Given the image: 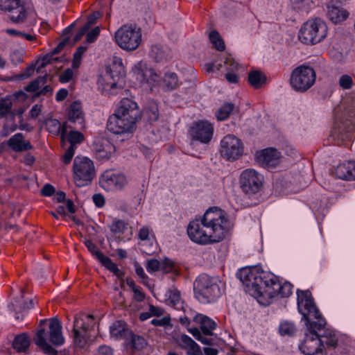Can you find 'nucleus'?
I'll list each match as a JSON object with an SVG mask.
<instances>
[{"label": "nucleus", "instance_id": "nucleus-1", "mask_svg": "<svg viewBox=\"0 0 355 355\" xmlns=\"http://www.w3.org/2000/svg\"><path fill=\"white\" fill-rule=\"evenodd\" d=\"M297 295L298 311L306 326L304 339L299 349L305 355H324L323 343L335 347L338 343L336 334L334 330L325 329L323 334H319L318 332L324 328L326 322L316 307L311 293L298 290Z\"/></svg>", "mask_w": 355, "mask_h": 355}, {"label": "nucleus", "instance_id": "nucleus-2", "mask_svg": "<svg viewBox=\"0 0 355 355\" xmlns=\"http://www.w3.org/2000/svg\"><path fill=\"white\" fill-rule=\"evenodd\" d=\"M236 277L245 286L246 292L263 306L269 305L271 300L277 295L287 297L292 294L291 283L281 284L273 273L264 271L257 266L239 269Z\"/></svg>", "mask_w": 355, "mask_h": 355}, {"label": "nucleus", "instance_id": "nucleus-3", "mask_svg": "<svg viewBox=\"0 0 355 355\" xmlns=\"http://www.w3.org/2000/svg\"><path fill=\"white\" fill-rule=\"evenodd\" d=\"M232 228L233 223L223 210L211 207L200 219L189 223L187 234L193 243L206 245L223 241Z\"/></svg>", "mask_w": 355, "mask_h": 355}, {"label": "nucleus", "instance_id": "nucleus-4", "mask_svg": "<svg viewBox=\"0 0 355 355\" xmlns=\"http://www.w3.org/2000/svg\"><path fill=\"white\" fill-rule=\"evenodd\" d=\"M133 72L141 87L154 91L159 87L164 90L171 91L178 85V76L174 72H167L161 80L155 70L143 62H138L133 68Z\"/></svg>", "mask_w": 355, "mask_h": 355}, {"label": "nucleus", "instance_id": "nucleus-5", "mask_svg": "<svg viewBox=\"0 0 355 355\" xmlns=\"http://www.w3.org/2000/svg\"><path fill=\"white\" fill-rule=\"evenodd\" d=\"M125 74L122 58L114 56L112 63L98 77L97 82L98 90L105 96L118 94L125 85Z\"/></svg>", "mask_w": 355, "mask_h": 355}, {"label": "nucleus", "instance_id": "nucleus-6", "mask_svg": "<svg viewBox=\"0 0 355 355\" xmlns=\"http://www.w3.org/2000/svg\"><path fill=\"white\" fill-rule=\"evenodd\" d=\"M223 291V284L218 277L202 274L199 275L194 282L196 297L203 304L216 302L222 296Z\"/></svg>", "mask_w": 355, "mask_h": 355}, {"label": "nucleus", "instance_id": "nucleus-7", "mask_svg": "<svg viewBox=\"0 0 355 355\" xmlns=\"http://www.w3.org/2000/svg\"><path fill=\"white\" fill-rule=\"evenodd\" d=\"M48 339L55 345H61L64 343V337L62 333V326L58 319L53 318L49 322V332L40 328L35 336V343L47 354L55 355L56 351L47 343Z\"/></svg>", "mask_w": 355, "mask_h": 355}, {"label": "nucleus", "instance_id": "nucleus-8", "mask_svg": "<svg viewBox=\"0 0 355 355\" xmlns=\"http://www.w3.org/2000/svg\"><path fill=\"white\" fill-rule=\"evenodd\" d=\"M327 26L320 18L307 20L298 32L299 40L304 44H315L322 42L327 35Z\"/></svg>", "mask_w": 355, "mask_h": 355}, {"label": "nucleus", "instance_id": "nucleus-9", "mask_svg": "<svg viewBox=\"0 0 355 355\" xmlns=\"http://www.w3.org/2000/svg\"><path fill=\"white\" fill-rule=\"evenodd\" d=\"M114 42L123 50L133 51L137 49L141 42V28L135 25L125 24L114 33Z\"/></svg>", "mask_w": 355, "mask_h": 355}, {"label": "nucleus", "instance_id": "nucleus-10", "mask_svg": "<svg viewBox=\"0 0 355 355\" xmlns=\"http://www.w3.org/2000/svg\"><path fill=\"white\" fill-rule=\"evenodd\" d=\"M96 320L92 315L80 313L74 316L73 336L75 344L83 347L90 337Z\"/></svg>", "mask_w": 355, "mask_h": 355}, {"label": "nucleus", "instance_id": "nucleus-11", "mask_svg": "<svg viewBox=\"0 0 355 355\" xmlns=\"http://www.w3.org/2000/svg\"><path fill=\"white\" fill-rule=\"evenodd\" d=\"M73 180L82 187L89 184L96 175L94 162L87 157H76L73 165Z\"/></svg>", "mask_w": 355, "mask_h": 355}, {"label": "nucleus", "instance_id": "nucleus-12", "mask_svg": "<svg viewBox=\"0 0 355 355\" xmlns=\"http://www.w3.org/2000/svg\"><path fill=\"white\" fill-rule=\"evenodd\" d=\"M315 78L316 74L313 69L302 65L292 71L290 85L295 91L304 92L313 85Z\"/></svg>", "mask_w": 355, "mask_h": 355}, {"label": "nucleus", "instance_id": "nucleus-13", "mask_svg": "<svg viewBox=\"0 0 355 355\" xmlns=\"http://www.w3.org/2000/svg\"><path fill=\"white\" fill-rule=\"evenodd\" d=\"M220 154L227 161L239 159L244 153L242 141L234 135L225 136L220 142Z\"/></svg>", "mask_w": 355, "mask_h": 355}, {"label": "nucleus", "instance_id": "nucleus-14", "mask_svg": "<svg viewBox=\"0 0 355 355\" xmlns=\"http://www.w3.org/2000/svg\"><path fill=\"white\" fill-rule=\"evenodd\" d=\"M263 182V176L253 168L243 171L239 177L241 189L246 194H255L259 191Z\"/></svg>", "mask_w": 355, "mask_h": 355}, {"label": "nucleus", "instance_id": "nucleus-15", "mask_svg": "<svg viewBox=\"0 0 355 355\" xmlns=\"http://www.w3.org/2000/svg\"><path fill=\"white\" fill-rule=\"evenodd\" d=\"M136 128V122L122 118L115 114L110 116L107 123V130L115 135L132 134Z\"/></svg>", "mask_w": 355, "mask_h": 355}, {"label": "nucleus", "instance_id": "nucleus-16", "mask_svg": "<svg viewBox=\"0 0 355 355\" xmlns=\"http://www.w3.org/2000/svg\"><path fill=\"white\" fill-rule=\"evenodd\" d=\"M189 135L193 141L208 144L214 135V126L207 121H199L192 124Z\"/></svg>", "mask_w": 355, "mask_h": 355}, {"label": "nucleus", "instance_id": "nucleus-17", "mask_svg": "<svg viewBox=\"0 0 355 355\" xmlns=\"http://www.w3.org/2000/svg\"><path fill=\"white\" fill-rule=\"evenodd\" d=\"M99 182L105 191H114L122 190L127 185L128 180L122 173L107 171L102 175Z\"/></svg>", "mask_w": 355, "mask_h": 355}, {"label": "nucleus", "instance_id": "nucleus-18", "mask_svg": "<svg viewBox=\"0 0 355 355\" xmlns=\"http://www.w3.org/2000/svg\"><path fill=\"white\" fill-rule=\"evenodd\" d=\"M113 114L136 123L139 118L137 103L128 98H124L120 101L119 106Z\"/></svg>", "mask_w": 355, "mask_h": 355}, {"label": "nucleus", "instance_id": "nucleus-19", "mask_svg": "<svg viewBox=\"0 0 355 355\" xmlns=\"http://www.w3.org/2000/svg\"><path fill=\"white\" fill-rule=\"evenodd\" d=\"M0 9L8 10L10 19L14 22H21L26 17V11L21 0H0Z\"/></svg>", "mask_w": 355, "mask_h": 355}, {"label": "nucleus", "instance_id": "nucleus-20", "mask_svg": "<svg viewBox=\"0 0 355 355\" xmlns=\"http://www.w3.org/2000/svg\"><path fill=\"white\" fill-rule=\"evenodd\" d=\"M282 159L281 153L274 148L263 149L256 154L257 162L267 168L277 166Z\"/></svg>", "mask_w": 355, "mask_h": 355}, {"label": "nucleus", "instance_id": "nucleus-21", "mask_svg": "<svg viewBox=\"0 0 355 355\" xmlns=\"http://www.w3.org/2000/svg\"><path fill=\"white\" fill-rule=\"evenodd\" d=\"M93 151L96 159L107 160L115 152V147L111 141L104 137L96 138L92 146Z\"/></svg>", "mask_w": 355, "mask_h": 355}, {"label": "nucleus", "instance_id": "nucleus-22", "mask_svg": "<svg viewBox=\"0 0 355 355\" xmlns=\"http://www.w3.org/2000/svg\"><path fill=\"white\" fill-rule=\"evenodd\" d=\"M85 245L95 258L107 270L119 277H121L123 275L122 272L119 270L117 265L114 263L111 259L105 256L101 252H100L94 243L90 241H87L85 242Z\"/></svg>", "mask_w": 355, "mask_h": 355}, {"label": "nucleus", "instance_id": "nucleus-23", "mask_svg": "<svg viewBox=\"0 0 355 355\" xmlns=\"http://www.w3.org/2000/svg\"><path fill=\"white\" fill-rule=\"evenodd\" d=\"M343 6V0H331L328 3L327 16L333 23L342 22L348 17L349 13Z\"/></svg>", "mask_w": 355, "mask_h": 355}, {"label": "nucleus", "instance_id": "nucleus-24", "mask_svg": "<svg viewBox=\"0 0 355 355\" xmlns=\"http://www.w3.org/2000/svg\"><path fill=\"white\" fill-rule=\"evenodd\" d=\"M7 146L12 151L20 153L31 150L33 146L28 140L24 139L22 133H16L12 135L6 142Z\"/></svg>", "mask_w": 355, "mask_h": 355}, {"label": "nucleus", "instance_id": "nucleus-25", "mask_svg": "<svg viewBox=\"0 0 355 355\" xmlns=\"http://www.w3.org/2000/svg\"><path fill=\"white\" fill-rule=\"evenodd\" d=\"M335 175L344 180H355V162H347L338 164L335 168Z\"/></svg>", "mask_w": 355, "mask_h": 355}, {"label": "nucleus", "instance_id": "nucleus-26", "mask_svg": "<svg viewBox=\"0 0 355 355\" xmlns=\"http://www.w3.org/2000/svg\"><path fill=\"white\" fill-rule=\"evenodd\" d=\"M193 320L200 325L202 334L206 336L213 335V331L217 327L214 320L201 313L196 314Z\"/></svg>", "mask_w": 355, "mask_h": 355}, {"label": "nucleus", "instance_id": "nucleus-27", "mask_svg": "<svg viewBox=\"0 0 355 355\" xmlns=\"http://www.w3.org/2000/svg\"><path fill=\"white\" fill-rule=\"evenodd\" d=\"M180 345L187 350V355H202L200 347L187 335L181 336Z\"/></svg>", "mask_w": 355, "mask_h": 355}, {"label": "nucleus", "instance_id": "nucleus-28", "mask_svg": "<svg viewBox=\"0 0 355 355\" xmlns=\"http://www.w3.org/2000/svg\"><path fill=\"white\" fill-rule=\"evenodd\" d=\"M68 118L70 122L78 123L80 128L83 127L84 119L80 103L78 102L71 103L68 112Z\"/></svg>", "mask_w": 355, "mask_h": 355}, {"label": "nucleus", "instance_id": "nucleus-29", "mask_svg": "<svg viewBox=\"0 0 355 355\" xmlns=\"http://www.w3.org/2000/svg\"><path fill=\"white\" fill-rule=\"evenodd\" d=\"M166 303L174 307L175 309L180 310L183 308V301L180 296V293L176 288L170 289L166 294Z\"/></svg>", "mask_w": 355, "mask_h": 355}, {"label": "nucleus", "instance_id": "nucleus-30", "mask_svg": "<svg viewBox=\"0 0 355 355\" xmlns=\"http://www.w3.org/2000/svg\"><path fill=\"white\" fill-rule=\"evenodd\" d=\"M354 125L341 127L339 124H336L331 132V136L336 139L344 141L350 139L349 132L354 129Z\"/></svg>", "mask_w": 355, "mask_h": 355}, {"label": "nucleus", "instance_id": "nucleus-31", "mask_svg": "<svg viewBox=\"0 0 355 355\" xmlns=\"http://www.w3.org/2000/svg\"><path fill=\"white\" fill-rule=\"evenodd\" d=\"M110 332L111 336L116 339H120L130 334V332L125 329L123 321L114 322L110 327Z\"/></svg>", "mask_w": 355, "mask_h": 355}, {"label": "nucleus", "instance_id": "nucleus-32", "mask_svg": "<svg viewBox=\"0 0 355 355\" xmlns=\"http://www.w3.org/2000/svg\"><path fill=\"white\" fill-rule=\"evenodd\" d=\"M30 346V338L26 334L17 335L12 341V347L17 352H25Z\"/></svg>", "mask_w": 355, "mask_h": 355}, {"label": "nucleus", "instance_id": "nucleus-33", "mask_svg": "<svg viewBox=\"0 0 355 355\" xmlns=\"http://www.w3.org/2000/svg\"><path fill=\"white\" fill-rule=\"evenodd\" d=\"M266 81L265 74L258 70H254L248 74V82L255 89L262 87Z\"/></svg>", "mask_w": 355, "mask_h": 355}, {"label": "nucleus", "instance_id": "nucleus-34", "mask_svg": "<svg viewBox=\"0 0 355 355\" xmlns=\"http://www.w3.org/2000/svg\"><path fill=\"white\" fill-rule=\"evenodd\" d=\"M291 8L297 11L309 12L315 7L314 0H291Z\"/></svg>", "mask_w": 355, "mask_h": 355}, {"label": "nucleus", "instance_id": "nucleus-35", "mask_svg": "<svg viewBox=\"0 0 355 355\" xmlns=\"http://www.w3.org/2000/svg\"><path fill=\"white\" fill-rule=\"evenodd\" d=\"M138 238L150 245H152L155 241V236L153 230L147 226H144L139 229Z\"/></svg>", "mask_w": 355, "mask_h": 355}, {"label": "nucleus", "instance_id": "nucleus-36", "mask_svg": "<svg viewBox=\"0 0 355 355\" xmlns=\"http://www.w3.org/2000/svg\"><path fill=\"white\" fill-rule=\"evenodd\" d=\"M234 108V104L230 103H224L216 113L217 119L218 121L226 120L230 116Z\"/></svg>", "mask_w": 355, "mask_h": 355}, {"label": "nucleus", "instance_id": "nucleus-37", "mask_svg": "<svg viewBox=\"0 0 355 355\" xmlns=\"http://www.w3.org/2000/svg\"><path fill=\"white\" fill-rule=\"evenodd\" d=\"M209 40L213 44V46L218 50V51H223L225 50V46L224 44V42L220 37V34L216 31H213L209 33Z\"/></svg>", "mask_w": 355, "mask_h": 355}, {"label": "nucleus", "instance_id": "nucleus-38", "mask_svg": "<svg viewBox=\"0 0 355 355\" xmlns=\"http://www.w3.org/2000/svg\"><path fill=\"white\" fill-rule=\"evenodd\" d=\"M47 76H40L31 82L26 87L25 90L28 92H35L46 83Z\"/></svg>", "mask_w": 355, "mask_h": 355}, {"label": "nucleus", "instance_id": "nucleus-39", "mask_svg": "<svg viewBox=\"0 0 355 355\" xmlns=\"http://www.w3.org/2000/svg\"><path fill=\"white\" fill-rule=\"evenodd\" d=\"M87 46H80L76 49L73 54V58L72 62L73 69H78L80 66L83 56L87 51Z\"/></svg>", "mask_w": 355, "mask_h": 355}, {"label": "nucleus", "instance_id": "nucleus-40", "mask_svg": "<svg viewBox=\"0 0 355 355\" xmlns=\"http://www.w3.org/2000/svg\"><path fill=\"white\" fill-rule=\"evenodd\" d=\"M96 17H97L95 14L89 17L87 23L78 30L76 37H74L75 42L78 41L84 35L87 34V32L94 23Z\"/></svg>", "mask_w": 355, "mask_h": 355}, {"label": "nucleus", "instance_id": "nucleus-41", "mask_svg": "<svg viewBox=\"0 0 355 355\" xmlns=\"http://www.w3.org/2000/svg\"><path fill=\"white\" fill-rule=\"evenodd\" d=\"M279 331L282 336H291L295 331V327L291 322H282L280 323Z\"/></svg>", "mask_w": 355, "mask_h": 355}, {"label": "nucleus", "instance_id": "nucleus-42", "mask_svg": "<svg viewBox=\"0 0 355 355\" xmlns=\"http://www.w3.org/2000/svg\"><path fill=\"white\" fill-rule=\"evenodd\" d=\"M130 342L127 343L126 345L128 346H130L131 348L139 349L143 348V347L146 345V341L144 338L132 335L131 333L130 334Z\"/></svg>", "mask_w": 355, "mask_h": 355}, {"label": "nucleus", "instance_id": "nucleus-43", "mask_svg": "<svg viewBox=\"0 0 355 355\" xmlns=\"http://www.w3.org/2000/svg\"><path fill=\"white\" fill-rule=\"evenodd\" d=\"M12 103L10 97H5L0 100V115L5 116L10 113Z\"/></svg>", "mask_w": 355, "mask_h": 355}, {"label": "nucleus", "instance_id": "nucleus-44", "mask_svg": "<svg viewBox=\"0 0 355 355\" xmlns=\"http://www.w3.org/2000/svg\"><path fill=\"white\" fill-rule=\"evenodd\" d=\"M84 136L78 131L71 130L67 135V139L70 143V146H76V144L80 143L83 140Z\"/></svg>", "mask_w": 355, "mask_h": 355}, {"label": "nucleus", "instance_id": "nucleus-45", "mask_svg": "<svg viewBox=\"0 0 355 355\" xmlns=\"http://www.w3.org/2000/svg\"><path fill=\"white\" fill-rule=\"evenodd\" d=\"M17 129V125L12 121H7L3 126L0 131V135L2 137H6L10 134L14 132Z\"/></svg>", "mask_w": 355, "mask_h": 355}, {"label": "nucleus", "instance_id": "nucleus-46", "mask_svg": "<svg viewBox=\"0 0 355 355\" xmlns=\"http://www.w3.org/2000/svg\"><path fill=\"white\" fill-rule=\"evenodd\" d=\"M161 262L156 259H151L146 261V268L149 273L160 270Z\"/></svg>", "mask_w": 355, "mask_h": 355}, {"label": "nucleus", "instance_id": "nucleus-47", "mask_svg": "<svg viewBox=\"0 0 355 355\" xmlns=\"http://www.w3.org/2000/svg\"><path fill=\"white\" fill-rule=\"evenodd\" d=\"M110 228L113 233H121L125 229V223L122 220H115L110 225Z\"/></svg>", "mask_w": 355, "mask_h": 355}, {"label": "nucleus", "instance_id": "nucleus-48", "mask_svg": "<svg viewBox=\"0 0 355 355\" xmlns=\"http://www.w3.org/2000/svg\"><path fill=\"white\" fill-rule=\"evenodd\" d=\"M73 71L71 68L66 69L59 76V80L61 83H67L72 80L73 77Z\"/></svg>", "mask_w": 355, "mask_h": 355}, {"label": "nucleus", "instance_id": "nucleus-49", "mask_svg": "<svg viewBox=\"0 0 355 355\" xmlns=\"http://www.w3.org/2000/svg\"><path fill=\"white\" fill-rule=\"evenodd\" d=\"M224 64L228 72H234L239 69V64L232 58H227L224 62Z\"/></svg>", "mask_w": 355, "mask_h": 355}, {"label": "nucleus", "instance_id": "nucleus-50", "mask_svg": "<svg viewBox=\"0 0 355 355\" xmlns=\"http://www.w3.org/2000/svg\"><path fill=\"white\" fill-rule=\"evenodd\" d=\"M150 323L155 327H166L171 326V318L169 316H164L162 318L153 319Z\"/></svg>", "mask_w": 355, "mask_h": 355}, {"label": "nucleus", "instance_id": "nucleus-51", "mask_svg": "<svg viewBox=\"0 0 355 355\" xmlns=\"http://www.w3.org/2000/svg\"><path fill=\"white\" fill-rule=\"evenodd\" d=\"M353 85L352 78L349 75H343L339 79V85L343 89H349Z\"/></svg>", "mask_w": 355, "mask_h": 355}, {"label": "nucleus", "instance_id": "nucleus-52", "mask_svg": "<svg viewBox=\"0 0 355 355\" xmlns=\"http://www.w3.org/2000/svg\"><path fill=\"white\" fill-rule=\"evenodd\" d=\"M148 118L151 121H156L158 119V107L155 102H152L150 107L146 110Z\"/></svg>", "mask_w": 355, "mask_h": 355}, {"label": "nucleus", "instance_id": "nucleus-53", "mask_svg": "<svg viewBox=\"0 0 355 355\" xmlns=\"http://www.w3.org/2000/svg\"><path fill=\"white\" fill-rule=\"evenodd\" d=\"M100 28L96 26L90 31H87L86 34V40L88 43H92L96 40L98 35H100Z\"/></svg>", "mask_w": 355, "mask_h": 355}, {"label": "nucleus", "instance_id": "nucleus-54", "mask_svg": "<svg viewBox=\"0 0 355 355\" xmlns=\"http://www.w3.org/2000/svg\"><path fill=\"white\" fill-rule=\"evenodd\" d=\"M135 272L141 279V282L144 285L150 286L149 278L146 275L144 268L138 264L135 265Z\"/></svg>", "mask_w": 355, "mask_h": 355}, {"label": "nucleus", "instance_id": "nucleus-55", "mask_svg": "<svg viewBox=\"0 0 355 355\" xmlns=\"http://www.w3.org/2000/svg\"><path fill=\"white\" fill-rule=\"evenodd\" d=\"M161 262L160 270L164 273L171 272L173 270V262L169 259H164Z\"/></svg>", "mask_w": 355, "mask_h": 355}, {"label": "nucleus", "instance_id": "nucleus-56", "mask_svg": "<svg viewBox=\"0 0 355 355\" xmlns=\"http://www.w3.org/2000/svg\"><path fill=\"white\" fill-rule=\"evenodd\" d=\"M75 149L76 146H69L66 150L63 156V161L65 164H69L71 162L72 157H73Z\"/></svg>", "mask_w": 355, "mask_h": 355}, {"label": "nucleus", "instance_id": "nucleus-57", "mask_svg": "<svg viewBox=\"0 0 355 355\" xmlns=\"http://www.w3.org/2000/svg\"><path fill=\"white\" fill-rule=\"evenodd\" d=\"M48 129L51 132H59L60 130V123L56 119H51L47 122Z\"/></svg>", "mask_w": 355, "mask_h": 355}, {"label": "nucleus", "instance_id": "nucleus-58", "mask_svg": "<svg viewBox=\"0 0 355 355\" xmlns=\"http://www.w3.org/2000/svg\"><path fill=\"white\" fill-rule=\"evenodd\" d=\"M92 199L96 207H102L104 206L105 200L104 196L102 194L96 193L93 196Z\"/></svg>", "mask_w": 355, "mask_h": 355}, {"label": "nucleus", "instance_id": "nucleus-59", "mask_svg": "<svg viewBox=\"0 0 355 355\" xmlns=\"http://www.w3.org/2000/svg\"><path fill=\"white\" fill-rule=\"evenodd\" d=\"M42 111V105L36 104L32 107L31 109L29 114L31 117L35 119L37 117Z\"/></svg>", "mask_w": 355, "mask_h": 355}, {"label": "nucleus", "instance_id": "nucleus-60", "mask_svg": "<svg viewBox=\"0 0 355 355\" xmlns=\"http://www.w3.org/2000/svg\"><path fill=\"white\" fill-rule=\"evenodd\" d=\"M96 355H113V350L108 346H101Z\"/></svg>", "mask_w": 355, "mask_h": 355}, {"label": "nucleus", "instance_id": "nucleus-61", "mask_svg": "<svg viewBox=\"0 0 355 355\" xmlns=\"http://www.w3.org/2000/svg\"><path fill=\"white\" fill-rule=\"evenodd\" d=\"M67 96H68V91H67V89H64V88L60 89L56 93L55 100L58 102L62 101L63 100H64L67 98Z\"/></svg>", "mask_w": 355, "mask_h": 355}, {"label": "nucleus", "instance_id": "nucleus-62", "mask_svg": "<svg viewBox=\"0 0 355 355\" xmlns=\"http://www.w3.org/2000/svg\"><path fill=\"white\" fill-rule=\"evenodd\" d=\"M133 293L136 301L141 302L144 300L145 295L139 286L133 291Z\"/></svg>", "mask_w": 355, "mask_h": 355}, {"label": "nucleus", "instance_id": "nucleus-63", "mask_svg": "<svg viewBox=\"0 0 355 355\" xmlns=\"http://www.w3.org/2000/svg\"><path fill=\"white\" fill-rule=\"evenodd\" d=\"M55 191L54 187L51 184H46L42 188L41 193L44 196H51Z\"/></svg>", "mask_w": 355, "mask_h": 355}, {"label": "nucleus", "instance_id": "nucleus-64", "mask_svg": "<svg viewBox=\"0 0 355 355\" xmlns=\"http://www.w3.org/2000/svg\"><path fill=\"white\" fill-rule=\"evenodd\" d=\"M149 311L151 314V316H157L159 317L163 315L164 310L159 307L155 306L153 305H150L149 307Z\"/></svg>", "mask_w": 355, "mask_h": 355}]
</instances>
